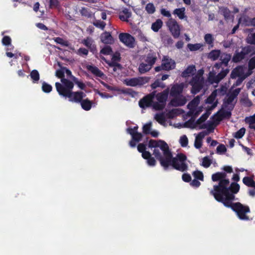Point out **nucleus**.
Masks as SVG:
<instances>
[{
  "instance_id": "nucleus-60",
  "label": "nucleus",
  "mask_w": 255,
  "mask_h": 255,
  "mask_svg": "<svg viewBox=\"0 0 255 255\" xmlns=\"http://www.w3.org/2000/svg\"><path fill=\"white\" fill-rule=\"evenodd\" d=\"M249 68L250 70L255 69V57H252L249 61Z\"/></svg>"
},
{
  "instance_id": "nucleus-12",
  "label": "nucleus",
  "mask_w": 255,
  "mask_h": 255,
  "mask_svg": "<svg viewBox=\"0 0 255 255\" xmlns=\"http://www.w3.org/2000/svg\"><path fill=\"white\" fill-rule=\"evenodd\" d=\"M85 96V94L82 91L73 92L72 91L68 96H65L64 97L68 98L70 102L80 103L83 100V98Z\"/></svg>"
},
{
  "instance_id": "nucleus-6",
  "label": "nucleus",
  "mask_w": 255,
  "mask_h": 255,
  "mask_svg": "<svg viewBox=\"0 0 255 255\" xmlns=\"http://www.w3.org/2000/svg\"><path fill=\"white\" fill-rule=\"evenodd\" d=\"M204 79L199 75V74L194 76L190 84L192 86L191 92L193 94L199 93L203 87Z\"/></svg>"
},
{
  "instance_id": "nucleus-2",
  "label": "nucleus",
  "mask_w": 255,
  "mask_h": 255,
  "mask_svg": "<svg viewBox=\"0 0 255 255\" xmlns=\"http://www.w3.org/2000/svg\"><path fill=\"white\" fill-rule=\"evenodd\" d=\"M162 144L159 147L163 151L164 157H163L159 150L154 148L153 154L158 160L165 170L168 169L169 166L178 171L184 172L188 169V165L185 163L187 159L186 156L183 153H178L176 157H173L169 146L165 141H160Z\"/></svg>"
},
{
  "instance_id": "nucleus-7",
  "label": "nucleus",
  "mask_w": 255,
  "mask_h": 255,
  "mask_svg": "<svg viewBox=\"0 0 255 255\" xmlns=\"http://www.w3.org/2000/svg\"><path fill=\"white\" fill-rule=\"evenodd\" d=\"M166 25L173 37L175 39L178 38L181 33V26L176 20L170 18L166 22Z\"/></svg>"
},
{
  "instance_id": "nucleus-18",
  "label": "nucleus",
  "mask_w": 255,
  "mask_h": 255,
  "mask_svg": "<svg viewBox=\"0 0 255 255\" xmlns=\"http://www.w3.org/2000/svg\"><path fill=\"white\" fill-rule=\"evenodd\" d=\"M206 134V132L205 131H201L198 133V135L196 137L194 142V146L195 148L199 149L201 147L202 145V139L205 137Z\"/></svg>"
},
{
  "instance_id": "nucleus-47",
  "label": "nucleus",
  "mask_w": 255,
  "mask_h": 255,
  "mask_svg": "<svg viewBox=\"0 0 255 255\" xmlns=\"http://www.w3.org/2000/svg\"><path fill=\"white\" fill-rule=\"evenodd\" d=\"M113 52L112 49L110 46H106L104 48H103L101 51L100 53L106 55H108L111 54Z\"/></svg>"
},
{
  "instance_id": "nucleus-35",
  "label": "nucleus",
  "mask_w": 255,
  "mask_h": 255,
  "mask_svg": "<svg viewBox=\"0 0 255 255\" xmlns=\"http://www.w3.org/2000/svg\"><path fill=\"white\" fill-rule=\"evenodd\" d=\"M160 141H164L162 140H159L157 141L153 139H150L148 142V147L150 148L154 147L155 148L160 147V145L162 144Z\"/></svg>"
},
{
  "instance_id": "nucleus-3",
  "label": "nucleus",
  "mask_w": 255,
  "mask_h": 255,
  "mask_svg": "<svg viewBox=\"0 0 255 255\" xmlns=\"http://www.w3.org/2000/svg\"><path fill=\"white\" fill-rule=\"evenodd\" d=\"M223 204L227 208H231L236 213L238 217L242 220H249V217L247 215L251 212L249 206L243 205L240 202L234 203L233 201L226 202Z\"/></svg>"
},
{
  "instance_id": "nucleus-16",
  "label": "nucleus",
  "mask_w": 255,
  "mask_h": 255,
  "mask_svg": "<svg viewBox=\"0 0 255 255\" xmlns=\"http://www.w3.org/2000/svg\"><path fill=\"white\" fill-rule=\"evenodd\" d=\"M244 70L243 67L241 66H238L234 68L231 74L232 79H236L237 77H242L244 75Z\"/></svg>"
},
{
  "instance_id": "nucleus-34",
  "label": "nucleus",
  "mask_w": 255,
  "mask_h": 255,
  "mask_svg": "<svg viewBox=\"0 0 255 255\" xmlns=\"http://www.w3.org/2000/svg\"><path fill=\"white\" fill-rule=\"evenodd\" d=\"M231 112L226 110H221L218 115V121H221L223 118H230L231 117Z\"/></svg>"
},
{
  "instance_id": "nucleus-26",
  "label": "nucleus",
  "mask_w": 255,
  "mask_h": 255,
  "mask_svg": "<svg viewBox=\"0 0 255 255\" xmlns=\"http://www.w3.org/2000/svg\"><path fill=\"white\" fill-rule=\"evenodd\" d=\"M101 41L104 43H111L113 37L110 32H105L101 35Z\"/></svg>"
},
{
  "instance_id": "nucleus-17",
  "label": "nucleus",
  "mask_w": 255,
  "mask_h": 255,
  "mask_svg": "<svg viewBox=\"0 0 255 255\" xmlns=\"http://www.w3.org/2000/svg\"><path fill=\"white\" fill-rule=\"evenodd\" d=\"M186 100L184 97H175L170 102V104L173 107L182 106L186 104Z\"/></svg>"
},
{
  "instance_id": "nucleus-41",
  "label": "nucleus",
  "mask_w": 255,
  "mask_h": 255,
  "mask_svg": "<svg viewBox=\"0 0 255 255\" xmlns=\"http://www.w3.org/2000/svg\"><path fill=\"white\" fill-rule=\"evenodd\" d=\"M53 40L55 42H56L58 44H59L62 46H69V42L68 41L64 40L63 38L60 37H54L53 38Z\"/></svg>"
},
{
  "instance_id": "nucleus-37",
  "label": "nucleus",
  "mask_w": 255,
  "mask_h": 255,
  "mask_svg": "<svg viewBox=\"0 0 255 255\" xmlns=\"http://www.w3.org/2000/svg\"><path fill=\"white\" fill-rule=\"evenodd\" d=\"M30 76L33 83L37 82L40 79L39 74L37 70H33L30 74Z\"/></svg>"
},
{
  "instance_id": "nucleus-28",
  "label": "nucleus",
  "mask_w": 255,
  "mask_h": 255,
  "mask_svg": "<svg viewBox=\"0 0 255 255\" xmlns=\"http://www.w3.org/2000/svg\"><path fill=\"white\" fill-rule=\"evenodd\" d=\"M162 21L160 19H158L152 24L151 28L153 31L157 32L162 27Z\"/></svg>"
},
{
  "instance_id": "nucleus-55",
  "label": "nucleus",
  "mask_w": 255,
  "mask_h": 255,
  "mask_svg": "<svg viewBox=\"0 0 255 255\" xmlns=\"http://www.w3.org/2000/svg\"><path fill=\"white\" fill-rule=\"evenodd\" d=\"M211 160L207 156H206L203 158L202 165L204 167H209L211 165Z\"/></svg>"
},
{
  "instance_id": "nucleus-33",
  "label": "nucleus",
  "mask_w": 255,
  "mask_h": 255,
  "mask_svg": "<svg viewBox=\"0 0 255 255\" xmlns=\"http://www.w3.org/2000/svg\"><path fill=\"white\" fill-rule=\"evenodd\" d=\"M220 11L226 20L231 18V11L226 7H222L220 8Z\"/></svg>"
},
{
  "instance_id": "nucleus-63",
  "label": "nucleus",
  "mask_w": 255,
  "mask_h": 255,
  "mask_svg": "<svg viewBox=\"0 0 255 255\" xmlns=\"http://www.w3.org/2000/svg\"><path fill=\"white\" fill-rule=\"evenodd\" d=\"M56 76L58 78H61V79L62 78H64V70H63L62 68H61V69L57 70L56 71Z\"/></svg>"
},
{
  "instance_id": "nucleus-14",
  "label": "nucleus",
  "mask_w": 255,
  "mask_h": 255,
  "mask_svg": "<svg viewBox=\"0 0 255 255\" xmlns=\"http://www.w3.org/2000/svg\"><path fill=\"white\" fill-rule=\"evenodd\" d=\"M82 43L86 46L89 50L93 54L97 52L96 45L94 43V41L90 37H87L82 41Z\"/></svg>"
},
{
  "instance_id": "nucleus-39",
  "label": "nucleus",
  "mask_w": 255,
  "mask_h": 255,
  "mask_svg": "<svg viewBox=\"0 0 255 255\" xmlns=\"http://www.w3.org/2000/svg\"><path fill=\"white\" fill-rule=\"evenodd\" d=\"M210 112L207 111L206 112L203 114L196 122L197 125H200L201 123L204 122L209 117Z\"/></svg>"
},
{
  "instance_id": "nucleus-61",
  "label": "nucleus",
  "mask_w": 255,
  "mask_h": 255,
  "mask_svg": "<svg viewBox=\"0 0 255 255\" xmlns=\"http://www.w3.org/2000/svg\"><path fill=\"white\" fill-rule=\"evenodd\" d=\"M252 19L249 16H245L243 18V22L246 25L252 26L251 24L252 23Z\"/></svg>"
},
{
  "instance_id": "nucleus-56",
  "label": "nucleus",
  "mask_w": 255,
  "mask_h": 255,
  "mask_svg": "<svg viewBox=\"0 0 255 255\" xmlns=\"http://www.w3.org/2000/svg\"><path fill=\"white\" fill-rule=\"evenodd\" d=\"M93 24L97 27L100 28L102 29H104L106 23L105 22L101 20H97L93 23Z\"/></svg>"
},
{
  "instance_id": "nucleus-21",
  "label": "nucleus",
  "mask_w": 255,
  "mask_h": 255,
  "mask_svg": "<svg viewBox=\"0 0 255 255\" xmlns=\"http://www.w3.org/2000/svg\"><path fill=\"white\" fill-rule=\"evenodd\" d=\"M229 72V70L228 69L222 70L217 75L213 77L212 83H218L226 76Z\"/></svg>"
},
{
  "instance_id": "nucleus-48",
  "label": "nucleus",
  "mask_w": 255,
  "mask_h": 255,
  "mask_svg": "<svg viewBox=\"0 0 255 255\" xmlns=\"http://www.w3.org/2000/svg\"><path fill=\"white\" fill-rule=\"evenodd\" d=\"M145 10L149 14H152L155 11V8L154 4L152 3H148L145 6Z\"/></svg>"
},
{
  "instance_id": "nucleus-44",
  "label": "nucleus",
  "mask_w": 255,
  "mask_h": 255,
  "mask_svg": "<svg viewBox=\"0 0 255 255\" xmlns=\"http://www.w3.org/2000/svg\"><path fill=\"white\" fill-rule=\"evenodd\" d=\"M154 118L161 125H162L165 122V117L162 113L156 114Z\"/></svg>"
},
{
  "instance_id": "nucleus-50",
  "label": "nucleus",
  "mask_w": 255,
  "mask_h": 255,
  "mask_svg": "<svg viewBox=\"0 0 255 255\" xmlns=\"http://www.w3.org/2000/svg\"><path fill=\"white\" fill-rule=\"evenodd\" d=\"M202 45L200 43L196 44H188V47L190 49V51H196L199 50Z\"/></svg>"
},
{
  "instance_id": "nucleus-24",
  "label": "nucleus",
  "mask_w": 255,
  "mask_h": 255,
  "mask_svg": "<svg viewBox=\"0 0 255 255\" xmlns=\"http://www.w3.org/2000/svg\"><path fill=\"white\" fill-rule=\"evenodd\" d=\"M156 59L157 57L154 53H149L145 59V62L152 66L155 63Z\"/></svg>"
},
{
  "instance_id": "nucleus-11",
  "label": "nucleus",
  "mask_w": 255,
  "mask_h": 255,
  "mask_svg": "<svg viewBox=\"0 0 255 255\" xmlns=\"http://www.w3.org/2000/svg\"><path fill=\"white\" fill-rule=\"evenodd\" d=\"M120 40L129 48L134 46V38L128 33H121L119 35Z\"/></svg>"
},
{
  "instance_id": "nucleus-45",
  "label": "nucleus",
  "mask_w": 255,
  "mask_h": 255,
  "mask_svg": "<svg viewBox=\"0 0 255 255\" xmlns=\"http://www.w3.org/2000/svg\"><path fill=\"white\" fill-rule=\"evenodd\" d=\"M192 175L196 179H198L201 181H203L204 180L203 174L200 171L196 170L193 172Z\"/></svg>"
},
{
  "instance_id": "nucleus-23",
  "label": "nucleus",
  "mask_w": 255,
  "mask_h": 255,
  "mask_svg": "<svg viewBox=\"0 0 255 255\" xmlns=\"http://www.w3.org/2000/svg\"><path fill=\"white\" fill-rule=\"evenodd\" d=\"M231 59V54L226 53L221 54L220 56V60L221 61V63H223L226 67L228 66L229 62L230 61Z\"/></svg>"
},
{
  "instance_id": "nucleus-36",
  "label": "nucleus",
  "mask_w": 255,
  "mask_h": 255,
  "mask_svg": "<svg viewBox=\"0 0 255 255\" xmlns=\"http://www.w3.org/2000/svg\"><path fill=\"white\" fill-rule=\"evenodd\" d=\"M204 39L205 42L210 47L212 48L213 47L214 38L211 34L208 33L205 34Z\"/></svg>"
},
{
  "instance_id": "nucleus-62",
  "label": "nucleus",
  "mask_w": 255,
  "mask_h": 255,
  "mask_svg": "<svg viewBox=\"0 0 255 255\" xmlns=\"http://www.w3.org/2000/svg\"><path fill=\"white\" fill-rule=\"evenodd\" d=\"M241 102L243 104L248 107H251L253 105L252 101L248 98L242 99Z\"/></svg>"
},
{
  "instance_id": "nucleus-19",
  "label": "nucleus",
  "mask_w": 255,
  "mask_h": 255,
  "mask_svg": "<svg viewBox=\"0 0 255 255\" xmlns=\"http://www.w3.org/2000/svg\"><path fill=\"white\" fill-rule=\"evenodd\" d=\"M87 69L90 71L94 75L102 78L104 76V74L98 67L93 65L87 66Z\"/></svg>"
},
{
  "instance_id": "nucleus-42",
  "label": "nucleus",
  "mask_w": 255,
  "mask_h": 255,
  "mask_svg": "<svg viewBox=\"0 0 255 255\" xmlns=\"http://www.w3.org/2000/svg\"><path fill=\"white\" fill-rule=\"evenodd\" d=\"M129 134L131 136V138H132V139H133L136 142L140 141L143 137V135L140 132H130V133Z\"/></svg>"
},
{
  "instance_id": "nucleus-38",
  "label": "nucleus",
  "mask_w": 255,
  "mask_h": 255,
  "mask_svg": "<svg viewBox=\"0 0 255 255\" xmlns=\"http://www.w3.org/2000/svg\"><path fill=\"white\" fill-rule=\"evenodd\" d=\"M217 96V90L213 91L211 95L205 100V102L207 104H213Z\"/></svg>"
},
{
  "instance_id": "nucleus-4",
  "label": "nucleus",
  "mask_w": 255,
  "mask_h": 255,
  "mask_svg": "<svg viewBox=\"0 0 255 255\" xmlns=\"http://www.w3.org/2000/svg\"><path fill=\"white\" fill-rule=\"evenodd\" d=\"M61 81L62 84L56 82L55 87L59 95L64 97L72 91L74 85L73 82L66 78H62Z\"/></svg>"
},
{
  "instance_id": "nucleus-46",
  "label": "nucleus",
  "mask_w": 255,
  "mask_h": 255,
  "mask_svg": "<svg viewBox=\"0 0 255 255\" xmlns=\"http://www.w3.org/2000/svg\"><path fill=\"white\" fill-rule=\"evenodd\" d=\"M42 90L45 93H50L52 90V87L50 84L44 82L42 85Z\"/></svg>"
},
{
  "instance_id": "nucleus-10",
  "label": "nucleus",
  "mask_w": 255,
  "mask_h": 255,
  "mask_svg": "<svg viewBox=\"0 0 255 255\" xmlns=\"http://www.w3.org/2000/svg\"><path fill=\"white\" fill-rule=\"evenodd\" d=\"M156 91H154L150 94L144 96L139 101V106L142 109H146V108L152 107L153 99L155 98Z\"/></svg>"
},
{
  "instance_id": "nucleus-15",
  "label": "nucleus",
  "mask_w": 255,
  "mask_h": 255,
  "mask_svg": "<svg viewBox=\"0 0 255 255\" xmlns=\"http://www.w3.org/2000/svg\"><path fill=\"white\" fill-rule=\"evenodd\" d=\"M183 90V84H174L171 89L170 96L173 97H176L181 94Z\"/></svg>"
},
{
  "instance_id": "nucleus-49",
  "label": "nucleus",
  "mask_w": 255,
  "mask_h": 255,
  "mask_svg": "<svg viewBox=\"0 0 255 255\" xmlns=\"http://www.w3.org/2000/svg\"><path fill=\"white\" fill-rule=\"evenodd\" d=\"M152 124L151 122L144 125L142 127L143 133L145 134H149L151 130Z\"/></svg>"
},
{
  "instance_id": "nucleus-20",
  "label": "nucleus",
  "mask_w": 255,
  "mask_h": 255,
  "mask_svg": "<svg viewBox=\"0 0 255 255\" xmlns=\"http://www.w3.org/2000/svg\"><path fill=\"white\" fill-rule=\"evenodd\" d=\"M235 98H236L235 97V96H233L231 94H228L227 95V98L225 99L224 100V102H223L224 106L225 108H227V107H228V106L229 105H231L230 107L231 108V109L229 108V109H230L231 110H233L234 108L235 104H232V103Z\"/></svg>"
},
{
  "instance_id": "nucleus-40",
  "label": "nucleus",
  "mask_w": 255,
  "mask_h": 255,
  "mask_svg": "<svg viewBox=\"0 0 255 255\" xmlns=\"http://www.w3.org/2000/svg\"><path fill=\"white\" fill-rule=\"evenodd\" d=\"M1 42L3 45L11 47L12 48H14V46L11 44V39L9 36H3Z\"/></svg>"
},
{
  "instance_id": "nucleus-57",
  "label": "nucleus",
  "mask_w": 255,
  "mask_h": 255,
  "mask_svg": "<svg viewBox=\"0 0 255 255\" xmlns=\"http://www.w3.org/2000/svg\"><path fill=\"white\" fill-rule=\"evenodd\" d=\"M227 151V148L224 144H221L217 147V152L219 154L224 153Z\"/></svg>"
},
{
  "instance_id": "nucleus-13",
  "label": "nucleus",
  "mask_w": 255,
  "mask_h": 255,
  "mask_svg": "<svg viewBox=\"0 0 255 255\" xmlns=\"http://www.w3.org/2000/svg\"><path fill=\"white\" fill-rule=\"evenodd\" d=\"M161 63L163 67V70L169 71L174 69L176 66V63L174 60L167 56H164Z\"/></svg>"
},
{
  "instance_id": "nucleus-54",
  "label": "nucleus",
  "mask_w": 255,
  "mask_h": 255,
  "mask_svg": "<svg viewBox=\"0 0 255 255\" xmlns=\"http://www.w3.org/2000/svg\"><path fill=\"white\" fill-rule=\"evenodd\" d=\"M60 2L58 0H49V7L50 8H58Z\"/></svg>"
},
{
  "instance_id": "nucleus-27",
  "label": "nucleus",
  "mask_w": 255,
  "mask_h": 255,
  "mask_svg": "<svg viewBox=\"0 0 255 255\" xmlns=\"http://www.w3.org/2000/svg\"><path fill=\"white\" fill-rule=\"evenodd\" d=\"M81 106L82 109L85 111H89L92 106V101H90L88 99L83 100L81 103Z\"/></svg>"
},
{
  "instance_id": "nucleus-5",
  "label": "nucleus",
  "mask_w": 255,
  "mask_h": 255,
  "mask_svg": "<svg viewBox=\"0 0 255 255\" xmlns=\"http://www.w3.org/2000/svg\"><path fill=\"white\" fill-rule=\"evenodd\" d=\"M169 94V89L167 88L163 92L155 93V97L157 102L153 103L152 107L155 110H162L166 106V102Z\"/></svg>"
},
{
  "instance_id": "nucleus-31",
  "label": "nucleus",
  "mask_w": 255,
  "mask_h": 255,
  "mask_svg": "<svg viewBox=\"0 0 255 255\" xmlns=\"http://www.w3.org/2000/svg\"><path fill=\"white\" fill-rule=\"evenodd\" d=\"M151 67L152 66L147 63H142L139 66L138 70L140 73H144L149 71Z\"/></svg>"
},
{
  "instance_id": "nucleus-64",
  "label": "nucleus",
  "mask_w": 255,
  "mask_h": 255,
  "mask_svg": "<svg viewBox=\"0 0 255 255\" xmlns=\"http://www.w3.org/2000/svg\"><path fill=\"white\" fill-rule=\"evenodd\" d=\"M182 179L185 182H189L191 181V177L188 173H184L182 176Z\"/></svg>"
},
{
  "instance_id": "nucleus-8",
  "label": "nucleus",
  "mask_w": 255,
  "mask_h": 255,
  "mask_svg": "<svg viewBox=\"0 0 255 255\" xmlns=\"http://www.w3.org/2000/svg\"><path fill=\"white\" fill-rule=\"evenodd\" d=\"M150 78L147 77H138L132 78H127L124 80V84L127 86L135 87L142 86L147 83Z\"/></svg>"
},
{
  "instance_id": "nucleus-51",
  "label": "nucleus",
  "mask_w": 255,
  "mask_h": 255,
  "mask_svg": "<svg viewBox=\"0 0 255 255\" xmlns=\"http://www.w3.org/2000/svg\"><path fill=\"white\" fill-rule=\"evenodd\" d=\"M73 82L76 84L78 87L81 89L84 90L85 89L86 86L84 83L82 82L79 81L78 79L76 77H73Z\"/></svg>"
},
{
  "instance_id": "nucleus-32",
  "label": "nucleus",
  "mask_w": 255,
  "mask_h": 255,
  "mask_svg": "<svg viewBox=\"0 0 255 255\" xmlns=\"http://www.w3.org/2000/svg\"><path fill=\"white\" fill-rule=\"evenodd\" d=\"M221 55V51L220 50H213L209 53L208 57L211 59L215 61L220 57Z\"/></svg>"
},
{
  "instance_id": "nucleus-43",
  "label": "nucleus",
  "mask_w": 255,
  "mask_h": 255,
  "mask_svg": "<svg viewBox=\"0 0 255 255\" xmlns=\"http://www.w3.org/2000/svg\"><path fill=\"white\" fill-rule=\"evenodd\" d=\"M246 132V128H242L239 130L235 132L234 136L237 139L241 138L243 137Z\"/></svg>"
},
{
  "instance_id": "nucleus-59",
  "label": "nucleus",
  "mask_w": 255,
  "mask_h": 255,
  "mask_svg": "<svg viewBox=\"0 0 255 255\" xmlns=\"http://www.w3.org/2000/svg\"><path fill=\"white\" fill-rule=\"evenodd\" d=\"M151 87L152 89H155L157 87H164V85H162L161 82L158 80H156L151 85Z\"/></svg>"
},
{
  "instance_id": "nucleus-29",
  "label": "nucleus",
  "mask_w": 255,
  "mask_h": 255,
  "mask_svg": "<svg viewBox=\"0 0 255 255\" xmlns=\"http://www.w3.org/2000/svg\"><path fill=\"white\" fill-rule=\"evenodd\" d=\"M162 41L165 46H171L173 43V40L168 35H165L162 37Z\"/></svg>"
},
{
  "instance_id": "nucleus-58",
  "label": "nucleus",
  "mask_w": 255,
  "mask_h": 255,
  "mask_svg": "<svg viewBox=\"0 0 255 255\" xmlns=\"http://www.w3.org/2000/svg\"><path fill=\"white\" fill-rule=\"evenodd\" d=\"M89 51L85 48H80L77 51V54L80 56H87L88 54Z\"/></svg>"
},
{
  "instance_id": "nucleus-25",
  "label": "nucleus",
  "mask_w": 255,
  "mask_h": 255,
  "mask_svg": "<svg viewBox=\"0 0 255 255\" xmlns=\"http://www.w3.org/2000/svg\"><path fill=\"white\" fill-rule=\"evenodd\" d=\"M185 11V7L178 8L173 10V14L177 15L179 19H183L184 18L186 17Z\"/></svg>"
},
{
  "instance_id": "nucleus-52",
  "label": "nucleus",
  "mask_w": 255,
  "mask_h": 255,
  "mask_svg": "<svg viewBox=\"0 0 255 255\" xmlns=\"http://www.w3.org/2000/svg\"><path fill=\"white\" fill-rule=\"evenodd\" d=\"M180 143L182 147H186L188 143V139L186 135H183L180 138Z\"/></svg>"
},
{
  "instance_id": "nucleus-9",
  "label": "nucleus",
  "mask_w": 255,
  "mask_h": 255,
  "mask_svg": "<svg viewBox=\"0 0 255 255\" xmlns=\"http://www.w3.org/2000/svg\"><path fill=\"white\" fill-rule=\"evenodd\" d=\"M252 51V49L250 46L243 47L242 51L239 52L236 50L232 58V61L234 63H238L244 59L246 56L250 54Z\"/></svg>"
},
{
  "instance_id": "nucleus-1",
  "label": "nucleus",
  "mask_w": 255,
  "mask_h": 255,
  "mask_svg": "<svg viewBox=\"0 0 255 255\" xmlns=\"http://www.w3.org/2000/svg\"><path fill=\"white\" fill-rule=\"evenodd\" d=\"M225 172H216L212 175L211 179L214 182H219L213 186L210 192V195L214 196L216 201L222 203L233 201L235 199V194L240 190V186L236 182H232L230 185V180L227 178Z\"/></svg>"
},
{
  "instance_id": "nucleus-22",
  "label": "nucleus",
  "mask_w": 255,
  "mask_h": 255,
  "mask_svg": "<svg viewBox=\"0 0 255 255\" xmlns=\"http://www.w3.org/2000/svg\"><path fill=\"white\" fill-rule=\"evenodd\" d=\"M195 70L196 69L194 65H190L182 72L181 76L184 78L188 77L190 75L193 74Z\"/></svg>"
},
{
  "instance_id": "nucleus-30",
  "label": "nucleus",
  "mask_w": 255,
  "mask_h": 255,
  "mask_svg": "<svg viewBox=\"0 0 255 255\" xmlns=\"http://www.w3.org/2000/svg\"><path fill=\"white\" fill-rule=\"evenodd\" d=\"M243 182L248 187L255 189V181L250 177L246 176L243 179Z\"/></svg>"
},
{
  "instance_id": "nucleus-53",
  "label": "nucleus",
  "mask_w": 255,
  "mask_h": 255,
  "mask_svg": "<svg viewBox=\"0 0 255 255\" xmlns=\"http://www.w3.org/2000/svg\"><path fill=\"white\" fill-rule=\"evenodd\" d=\"M200 102V98L198 96L196 98H195L193 100H192L188 105V107H196Z\"/></svg>"
}]
</instances>
